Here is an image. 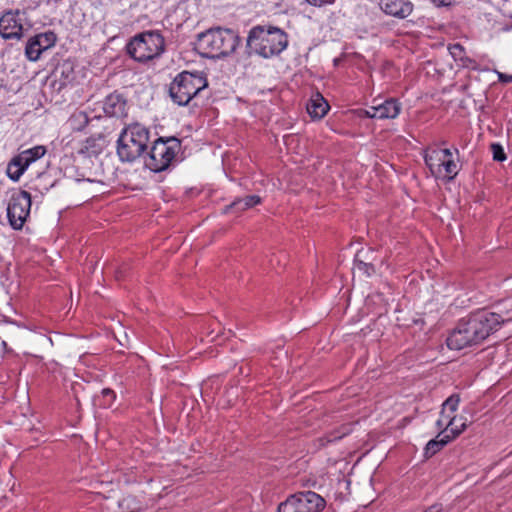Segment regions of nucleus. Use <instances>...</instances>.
Masks as SVG:
<instances>
[{"mask_svg":"<svg viewBox=\"0 0 512 512\" xmlns=\"http://www.w3.org/2000/svg\"><path fill=\"white\" fill-rule=\"evenodd\" d=\"M504 322L501 315L493 312H479L459 322L447 338V346L453 350L477 345L486 339Z\"/></svg>","mask_w":512,"mask_h":512,"instance_id":"obj_1","label":"nucleus"},{"mask_svg":"<svg viewBox=\"0 0 512 512\" xmlns=\"http://www.w3.org/2000/svg\"><path fill=\"white\" fill-rule=\"evenodd\" d=\"M288 45L287 34L273 26H255L247 37V47L250 53L263 58L279 55Z\"/></svg>","mask_w":512,"mask_h":512,"instance_id":"obj_2","label":"nucleus"},{"mask_svg":"<svg viewBox=\"0 0 512 512\" xmlns=\"http://www.w3.org/2000/svg\"><path fill=\"white\" fill-rule=\"evenodd\" d=\"M238 35L230 29L215 28L199 34L196 49L206 58L225 57L239 45Z\"/></svg>","mask_w":512,"mask_h":512,"instance_id":"obj_3","label":"nucleus"},{"mask_svg":"<svg viewBox=\"0 0 512 512\" xmlns=\"http://www.w3.org/2000/svg\"><path fill=\"white\" fill-rule=\"evenodd\" d=\"M150 139L149 130L139 124L127 126L117 141V154L122 162H133L146 150Z\"/></svg>","mask_w":512,"mask_h":512,"instance_id":"obj_4","label":"nucleus"},{"mask_svg":"<svg viewBox=\"0 0 512 512\" xmlns=\"http://www.w3.org/2000/svg\"><path fill=\"white\" fill-rule=\"evenodd\" d=\"M207 85V79L202 74L184 71L170 84L169 94L175 103L185 106Z\"/></svg>","mask_w":512,"mask_h":512,"instance_id":"obj_5","label":"nucleus"},{"mask_svg":"<svg viewBox=\"0 0 512 512\" xmlns=\"http://www.w3.org/2000/svg\"><path fill=\"white\" fill-rule=\"evenodd\" d=\"M165 41L156 31H146L135 35L127 44V53L138 62L152 60L162 54Z\"/></svg>","mask_w":512,"mask_h":512,"instance_id":"obj_6","label":"nucleus"},{"mask_svg":"<svg viewBox=\"0 0 512 512\" xmlns=\"http://www.w3.org/2000/svg\"><path fill=\"white\" fill-rule=\"evenodd\" d=\"M180 149V141L174 137L163 139L159 138L151 147L145 158V166L153 172H162L166 170L177 152Z\"/></svg>","mask_w":512,"mask_h":512,"instance_id":"obj_7","label":"nucleus"},{"mask_svg":"<svg viewBox=\"0 0 512 512\" xmlns=\"http://www.w3.org/2000/svg\"><path fill=\"white\" fill-rule=\"evenodd\" d=\"M424 160L435 177L447 176L452 180L458 174V166L450 149L427 150Z\"/></svg>","mask_w":512,"mask_h":512,"instance_id":"obj_8","label":"nucleus"},{"mask_svg":"<svg viewBox=\"0 0 512 512\" xmlns=\"http://www.w3.org/2000/svg\"><path fill=\"white\" fill-rule=\"evenodd\" d=\"M325 500L313 491L299 492L280 503L277 512H320Z\"/></svg>","mask_w":512,"mask_h":512,"instance_id":"obj_9","label":"nucleus"},{"mask_svg":"<svg viewBox=\"0 0 512 512\" xmlns=\"http://www.w3.org/2000/svg\"><path fill=\"white\" fill-rule=\"evenodd\" d=\"M30 208L31 195L29 192L20 190L11 196L7 207V217L13 229H22L30 214Z\"/></svg>","mask_w":512,"mask_h":512,"instance_id":"obj_10","label":"nucleus"},{"mask_svg":"<svg viewBox=\"0 0 512 512\" xmlns=\"http://www.w3.org/2000/svg\"><path fill=\"white\" fill-rule=\"evenodd\" d=\"M0 35L4 39H20L23 36V24L19 11H8L2 15Z\"/></svg>","mask_w":512,"mask_h":512,"instance_id":"obj_11","label":"nucleus"},{"mask_svg":"<svg viewBox=\"0 0 512 512\" xmlns=\"http://www.w3.org/2000/svg\"><path fill=\"white\" fill-rule=\"evenodd\" d=\"M401 110V105L395 99H386L378 103L377 100L373 101V105L367 108L364 113L369 118L375 119H394Z\"/></svg>","mask_w":512,"mask_h":512,"instance_id":"obj_12","label":"nucleus"},{"mask_svg":"<svg viewBox=\"0 0 512 512\" xmlns=\"http://www.w3.org/2000/svg\"><path fill=\"white\" fill-rule=\"evenodd\" d=\"M56 36L53 32L42 33L29 39L25 48V54L31 61L40 58L43 51L54 45Z\"/></svg>","mask_w":512,"mask_h":512,"instance_id":"obj_13","label":"nucleus"},{"mask_svg":"<svg viewBox=\"0 0 512 512\" xmlns=\"http://www.w3.org/2000/svg\"><path fill=\"white\" fill-rule=\"evenodd\" d=\"M460 398L458 395H451L442 404V410L440 418L436 421V426L439 429V433L443 435L448 434L449 427L455 424V415Z\"/></svg>","mask_w":512,"mask_h":512,"instance_id":"obj_14","label":"nucleus"},{"mask_svg":"<svg viewBox=\"0 0 512 512\" xmlns=\"http://www.w3.org/2000/svg\"><path fill=\"white\" fill-rule=\"evenodd\" d=\"M379 7L386 15L397 19L407 18L414 9L408 0H379Z\"/></svg>","mask_w":512,"mask_h":512,"instance_id":"obj_15","label":"nucleus"},{"mask_svg":"<svg viewBox=\"0 0 512 512\" xmlns=\"http://www.w3.org/2000/svg\"><path fill=\"white\" fill-rule=\"evenodd\" d=\"M103 110L107 116L122 117L126 114V100L122 95L112 93L105 98Z\"/></svg>","mask_w":512,"mask_h":512,"instance_id":"obj_16","label":"nucleus"},{"mask_svg":"<svg viewBox=\"0 0 512 512\" xmlns=\"http://www.w3.org/2000/svg\"><path fill=\"white\" fill-rule=\"evenodd\" d=\"M459 436V430H455L454 435H448L443 433H438L434 439H431L424 449V456L426 458H430L434 456L436 453L441 451L448 443L453 441Z\"/></svg>","mask_w":512,"mask_h":512,"instance_id":"obj_17","label":"nucleus"},{"mask_svg":"<svg viewBox=\"0 0 512 512\" xmlns=\"http://www.w3.org/2000/svg\"><path fill=\"white\" fill-rule=\"evenodd\" d=\"M328 110L329 104L321 94L312 95L307 104V112L312 118L321 119L327 114Z\"/></svg>","mask_w":512,"mask_h":512,"instance_id":"obj_18","label":"nucleus"},{"mask_svg":"<svg viewBox=\"0 0 512 512\" xmlns=\"http://www.w3.org/2000/svg\"><path fill=\"white\" fill-rule=\"evenodd\" d=\"M261 203V198L257 195H248L244 198H238L234 200L230 205L224 209L225 213L230 211H236L238 213L243 212L249 208H252Z\"/></svg>","mask_w":512,"mask_h":512,"instance_id":"obj_19","label":"nucleus"},{"mask_svg":"<svg viewBox=\"0 0 512 512\" xmlns=\"http://www.w3.org/2000/svg\"><path fill=\"white\" fill-rule=\"evenodd\" d=\"M102 151V145L100 139L89 137L85 141L81 142L77 153L84 157H93L100 154Z\"/></svg>","mask_w":512,"mask_h":512,"instance_id":"obj_20","label":"nucleus"},{"mask_svg":"<svg viewBox=\"0 0 512 512\" xmlns=\"http://www.w3.org/2000/svg\"><path fill=\"white\" fill-rule=\"evenodd\" d=\"M46 153V147L42 145L27 149L16 155L20 161L28 168L30 164L42 158Z\"/></svg>","mask_w":512,"mask_h":512,"instance_id":"obj_21","label":"nucleus"},{"mask_svg":"<svg viewBox=\"0 0 512 512\" xmlns=\"http://www.w3.org/2000/svg\"><path fill=\"white\" fill-rule=\"evenodd\" d=\"M121 512H139L143 509V503L136 496L127 495L119 501Z\"/></svg>","mask_w":512,"mask_h":512,"instance_id":"obj_22","label":"nucleus"},{"mask_svg":"<svg viewBox=\"0 0 512 512\" xmlns=\"http://www.w3.org/2000/svg\"><path fill=\"white\" fill-rule=\"evenodd\" d=\"M27 167L17 156L13 157L7 165V175L13 181H18Z\"/></svg>","mask_w":512,"mask_h":512,"instance_id":"obj_23","label":"nucleus"},{"mask_svg":"<svg viewBox=\"0 0 512 512\" xmlns=\"http://www.w3.org/2000/svg\"><path fill=\"white\" fill-rule=\"evenodd\" d=\"M491 151L493 153V159L498 162H502L506 159V154L500 144L493 143L491 145Z\"/></svg>","mask_w":512,"mask_h":512,"instance_id":"obj_24","label":"nucleus"},{"mask_svg":"<svg viewBox=\"0 0 512 512\" xmlns=\"http://www.w3.org/2000/svg\"><path fill=\"white\" fill-rule=\"evenodd\" d=\"M449 51L455 61H459L465 55L464 47L458 43L451 45Z\"/></svg>","mask_w":512,"mask_h":512,"instance_id":"obj_25","label":"nucleus"},{"mask_svg":"<svg viewBox=\"0 0 512 512\" xmlns=\"http://www.w3.org/2000/svg\"><path fill=\"white\" fill-rule=\"evenodd\" d=\"M335 1L336 0H305L306 3L317 8L332 5L335 3Z\"/></svg>","mask_w":512,"mask_h":512,"instance_id":"obj_26","label":"nucleus"},{"mask_svg":"<svg viewBox=\"0 0 512 512\" xmlns=\"http://www.w3.org/2000/svg\"><path fill=\"white\" fill-rule=\"evenodd\" d=\"M467 425L463 421L460 424L457 423V419L455 418V424L452 425V427H449L448 429V435H454L455 430H459V435L466 429Z\"/></svg>","mask_w":512,"mask_h":512,"instance_id":"obj_27","label":"nucleus"},{"mask_svg":"<svg viewBox=\"0 0 512 512\" xmlns=\"http://www.w3.org/2000/svg\"><path fill=\"white\" fill-rule=\"evenodd\" d=\"M349 432V429L347 427H343L341 432L332 433L331 435L326 437V442H332L338 439H341L344 435H346Z\"/></svg>","mask_w":512,"mask_h":512,"instance_id":"obj_28","label":"nucleus"},{"mask_svg":"<svg viewBox=\"0 0 512 512\" xmlns=\"http://www.w3.org/2000/svg\"><path fill=\"white\" fill-rule=\"evenodd\" d=\"M459 62L463 67L466 68H475V61L469 58L468 56L464 55Z\"/></svg>","mask_w":512,"mask_h":512,"instance_id":"obj_29","label":"nucleus"},{"mask_svg":"<svg viewBox=\"0 0 512 512\" xmlns=\"http://www.w3.org/2000/svg\"><path fill=\"white\" fill-rule=\"evenodd\" d=\"M496 73H497V76H498V80L501 83H510V82H512V75H508V74H505V73H502V72H499V71H496Z\"/></svg>","mask_w":512,"mask_h":512,"instance_id":"obj_30","label":"nucleus"},{"mask_svg":"<svg viewBox=\"0 0 512 512\" xmlns=\"http://www.w3.org/2000/svg\"><path fill=\"white\" fill-rule=\"evenodd\" d=\"M442 506L440 504H433L423 512H441Z\"/></svg>","mask_w":512,"mask_h":512,"instance_id":"obj_31","label":"nucleus"},{"mask_svg":"<svg viewBox=\"0 0 512 512\" xmlns=\"http://www.w3.org/2000/svg\"><path fill=\"white\" fill-rule=\"evenodd\" d=\"M103 394L104 395H114V392L110 389H104L103 390Z\"/></svg>","mask_w":512,"mask_h":512,"instance_id":"obj_32","label":"nucleus"}]
</instances>
